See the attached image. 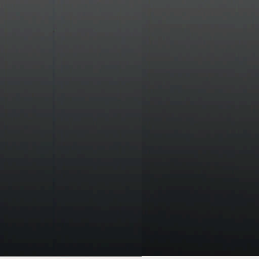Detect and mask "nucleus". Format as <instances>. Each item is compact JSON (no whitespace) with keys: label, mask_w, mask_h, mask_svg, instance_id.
Instances as JSON below:
<instances>
[{"label":"nucleus","mask_w":259,"mask_h":259,"mask_svg":"<svg viewBox=\"0 0 259 259\" xmlns=\"http://www.w3.org/2000/svg\"><path fill=\"white\" fill-rule=\"evenodd\" d=\"M174 197V243L163 229L155 231L156 240L142 243L0 242V256H142L178 255L177 201Z\"/></svg>","instance_id":"1"},{"label":"nucleus","mask_w":259,"mask_h":259,"mask_svg":"<svg viewBox=\"0 0 259 259\" xmlns=\"http://www.w3.org/2000/svg\"><path fill=\"white\" fill-rule=\"evenodd\" d=\"M181 178H198V177L183 178V177H182L181 170H179V179H181Z\"/></svg>","instance_id":"2"},{"label":"nucleus","mask_w":259,"mask_h":259,"mask_svg":"<svg viewBox=\"0 0 259 259\" xmlns=\"http://www.w3.org/2000/svg\"><path fill=\"white\" fill-rule=\"evenodd\" d=\"M164 162L163 161H160V162H158V164H159V165H160V166L164 165Z\"/></svg>","instance_id":"3"},{"label":"nucleus","mask_w":259,"mask_h":259,"mask_svg":"<svg viewBox=\"0 0 259 259\" xmlns=\"http://www.w3.org/2000/svg\"><path fill=\"white\" fill-rule=\"evenodd\" d=\"M156 178H153V179H156Z\"/></svg>","instance_id":"4"},{"label":"nucleus","mask_w":259,"mask_h":259,"mask_svg":"<svg viewBox=\"0 0 259 259\" xmlns=\"http://www.w3.org/2000/svg\"><path fill=\"white\" fill-rule=\"evenodd\" d=\"M179 89H181V87H179Z\"/></svg>","instance_id":"5"}]
</instances>
